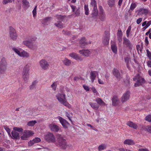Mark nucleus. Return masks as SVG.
<instances>
[{
    "label": "nucleus",
    "mask_w": 151,
    "mask_h": 151,
    "mask_svg": "<svg viewBox=\"0 0 151 151\" xmlns=\"http://www.w3.org/2000/svg\"><path fill=\"white\" fill-rule=\"evenodd\" d=\"M55 144L57 146L60 147L63 149H66L68 146L66 140L62 135L60 134L57 135V141Z\"/></svg>",
    "instance_id": "obj_1"
},
{
    "label": "nucleus",
    "mask_w": 151,
    "mask_h": 151,
    "mask_svg": "<svg viewBox=\"0 0 151 151\" xmlns=\"http://www.w3.org/2000/svg\"><path fill=\"white\" fill-rule=\"evenodd\" d=\"M133 80L134 81H136V83L134 85L135 87L141 85L142 84L144 83L146 81L144 79L142 78L139 74H137L134 78H133Z\"/></svg>",
    "instance_id": "obj_2"
},
{
    "label": "nucleus",
    "mask_w": 151,
    "mask_h": 151,
    "mask_svg": "<svg viewBox=\"0 0 151 151\" xmlns=\"http://www.w3.org/2000/svg\"><path fill=\"white\" fill-rule=\"evenodd\" d=\"M29 66L28 64L24 67L22 72V78L25 82L28 79L29 76Z\"/></svg>",
    "instance_id": "obj_3"
},
{
    "label": "nucleus",
    "mask_w": 151,
    "mask_h": 151,
    "mask_svg": "<svg viewBox=\"0 0 151 151\" xmlns=\"http://www.w3.org/2000/svg\"><path fill=\"white\" fill-rule=\"evenodd\" d=\"M7 63L5 59L3 58L0 62V73L4 74L7 68Z\"/></svg>",
    "instance_id": "obj_4"
},
{
    "label": "nucleus",
    "mask_w": 151,
    "mask_h": 151,
    "mask_svg": "<svg viewBox=\"0 0 151 151\" xmlns=\"http://www.w3.org/2000/svg\"><path fill=\"white\" fill-rule=\"evenodd\" d=\"M9 34L11 38L13 40H16L17 37V35L16 30L12 27H9Z\"/></svg>",
    "instance_id": "obj_5"
},
{
    "label": "nucleus",
    "mask_w": 151,
    "mask_h": 151,
    "mask_svg": "<svg viewBox=\"0 0 151 151\" xmlns=\"http://www.w3.org/2000/svg\"><path fill=\"white\" fill-rule=\"evenodd\" d=\"M45 139L48 142L53 143L55 142V138L52 133L49 132L45 135Z\"/></svg>",
    "instance_id": "obj_6"
},
{
    "label": "nucleus",
    "mask_w": 151,
    "mask_h": 151,
    "mask_svg": "<svg viewBox=\"0 0 151 151\" xmlns=\"http://www.w3.org/2000/svg\"><path fill=\"white\" fill-rule=\"evenodd\" d=\"M33 134L32 132L28 130H26L24 131V134L21 137V139L26 140L28 138L31 137Z\"/></svg>",
    "instance_id": "obj_7"
},
{
    "label": "nucleus",
    "mask_w": 151,
    "mask_h": 151,
    "mask_svg": "<svg viewBox=\"0 0 151 151\" xmlns=\"http://www.w3.org/2000/svg\"><path fill=\"white\" fill-rule=\"evenodd\" d=\"M105 35L103 40V43L105 45H106L109 43L110 39V33L107 31H106L104 32Z\"/></svg>",
    "instance_id": "obj_8"
},
{
    "label": "nucleus",
    "mask_w": 151,
    "mask_h": 151,
    "mask_svg": "<svg viewBox=\"0 0 151 151\" xmlns=\"http://www.w3.org/2000/svg\"><path fill=\"white\" fill-rule=\"evenodd\" d=\"M123 44L126 45V47L128 48L129 50L132 49L133 45L130 40L125 37H123Z\"/></svg>",
    "instance_id": "obj_9"
},
{
    "label": "nucleus",
    "mask_w": 151,
    "mask_h": 151,
    "mask_svg": "<svg viewBox=\"0 0 151 151\" xmlns=\"http://www.w3.org/2000/svg\"><path fill=\"white\" fill-rule=\"evenodd\" d=\"M58 119L62 125L65 129H67L68 127V125H69L70 124L65 119L60 116H58Z\"/></svg>",
    "instance_id": "obj_10"
},
{
    "label": "nucleus",
    "mask_w": 151,
    "mask_h": 151,
    "mask_svg": "<svg viewBox=\"0 0 151 151\" xmlns=\"http://www.w3.org/2000/svg\"><path fill=\"white\" fill-rule=\"evenodd\" d=\"M40 66L44 70H46L48 68L49 65L47 62L45 60L42 59L40 61Z\"/></svg>",
    "instance_id": "obj_11"
},
{
    "label": "nucleus",
    "mask_w": 151,
    "mask_h": 151,
    "mask_svg": "<svg viewBox=\"0 0 151 151\" xmlns=\"http://www.w3.org/2000/svg\"><path fill=\"white\" fill-rule=\"evenodd\" d=\"M49 127L50 130L54 132H58L59 130V127L54 123L50 124Z\"/></svg>",
    "instance_id": "obj_12"
},
{
    "label": "nucleus",
    "mask_w": 151,
    "mask_h": 151,
    "mask_svg": "<svg viewBox=\"0 0 151 151\" xmlns=\"http://www.w3.org/2000/svg\"><path fill=\"white\" fill-rule=\"evenodd\" d=\"M61 93H58L56 96L57 99L60 103L62 102L64 100H66L65 94H63L62 92Z\"/></svg>",
    "instance_id": "obj_13"
},
{
    "label": "nucleus",
    "mask_w": 151,
    "mask_h": 151,
    "mask_svg": "<svg viewBox=\"0 0 151 151\" xmlns=\"http://www.w3.org/2000/svg\"><path fill=\"white\" fill-rule=\"evenodd\" d=\"M91 42H87L86 41V38L85 37H82L79 41V43L81 47L82 48H84L86 45H87L88 44H91Z\"/></svg>",
    "instance_id": "obj_14"
},
{
    "label": "nucleus",
    "mask_w": 151,
    "mask_h": 151,
    "mask_svg": "<svg viewBox=\"0 0 151 151\" xmlns=\"http://www.w3.org/2000/svg\"><path fill=\"white\" fill-rule=\"evenodd\" d=\"M130 92L129 91L126 92L122 97L121 101L122 102H124L129 100L130 96Z\"/></svg>",
    "instance_id": "obj_15"
},
{
    "label": "nucleus",
    "mask_w": 151,
    "mask_h": 151,
    "mask_svg": "<svg viewBox=\"0 0 151 151\" xmlns=\"http://www.w3.org/2000/svg\"><path fill=\"white\" fill-rule=\"evenodd\" d=\"M70 57L76 60L81 61L83 60L82 58L80 56L78 55L75 53H70L69 54Z\"/></svg>",
    "instance_id": "obj_16"
},
{
    "label": "nucleus",
    "mask_w": 151,
    "mask_h": 151,
    "mask_svg": "<svg viewBox=\"0 0 151 151\" xmlns=\"http://www.w3.org/2000/svg\"><path fill=\"white\" fill-rule=\"evenodd\" d=\"M35 40L34 38H32L31 40L24 41L23 43L24 45L28 46L29 48H32L33 47V45L32 42V41Z\"/></svg>",
    "instance_id": "obj_17"
},
{
    "label": "nucleus",
    "mask_w": 151,
    "mask_h": 151,
    "mask_svg": "<svg viewBox=\"0 0 151 151\" xmlns=\"http://www.w3.org/2000/svg\"><path fill=\"white\" fill-rule=\"evenodd\" d=\"M136 12H137V15L147 14L148 13V10L143 8H141L136 11Z\"/></svg>",
    "instance_id": "obj_18"
},
{
    "label": "nucleus",
    "mask_w": 151,
    "mask_h": 151,
    "mask_svg": "<svg viewBox=\"0 0 151 151\" xmlns=\"http://www.w3.org/2000/svg\"><path fill=\"white\" fill-rule=\"evenodd\" d=\"M113 73L114 75L118 80H120L121 78L120 73L119 71L116 69L114 68L113 70Z\"/></svg>",
    "instance_id": "obj_19"
},
{
    "label": "nucleus",
    "mask_w": 151,
    "mask_h": 151,
    "mask_svg": "<svg viewBox=\"0 0 151 151\" xmlns=\"http://www.w3.org/2000/svg\"><path fill=\"white\" fill-rule=\"evenodd\" d=\"M52 19V18L50 17H46L41 21V23L44 25H47V23L50 21Z\"/></svg>",
    "instance_id": "obj_20"
},
{
    "label": "nucleus",
    "mask_w": 151,
    "mask_h": 151,
    "mask_svg": "<svg viewBox=\"0 0 151 151\" xmlns=\"http://www.w3.org/2000/svg\"><path fill=\"white\" fill-rule=\"evenodd\" d=\"M112 105L113 106H116L119 103V100L117 97L114 96L112 99Z\"/></svg>",
    "instance_id": "obj_21"
},
{
    "label": "nucleus",
    "mask_w": 151,
    "mask_h": 151,
    "mask_svg": "<svg viewBox=\"0 0 151 151\" xmlns=\"http://www.w3.org/2000/svg\"><path fill=\"white\" fill-rule=\"evenodd\" d=\"M96 71H91L90 73V78L92 82L93 83L94 81L96 78Z\"/></svg>",
    "instance_id": "obj_22"
},
{
    "label": "nucleus",
    "mask_w": 151,
    "mask_h": 151,
    "mask_svg": "<svg viewBox=\"0 0 151 151\" xmlns=\"http://www.w3.org/2000/svg\"><path fill=\"white\" fill-rule=\"evenodd\" d=\"M127 124V125L131 127H132L134 129H136L137 128L138 126L135 124L133 123L131 121L128 122Z\"/></svg>",
    "instance_id": "obj_23"
},
{
    "label": "nucleus",
    "mask_w": 151,
    "mask_h": 151,
    "mask_svg": "<svg viewBox=\"0 0 151 151\" xmlns=\"http://www.w3.org/2000/svg\"><path fill=\"white\" fill-rule=\"evenodd\" d=\"M89 52L90 51L88 50H80L79 51V53L80 54L83 55H84L86 56H89Z\"/></svg>",
    "instance_id": "obj_24"
},
{
    "label": "nucleus",
    "mask_w": 151,
    "mask_h": 151,
    "mask_svg": "<svg viewBox=\"0 0 151 151\" xmlns=\"http://www.w3.org/2000/svg\"><path fill=\"white\" fill-rule=\"evenodd\" d=\"M117 36L118 40L119 41V42H121L122 40V32L121 30H120V31H119V30H118L117 33Z\"/></svg>",
    "instance_id": "obj_25"
},
{
    "label": "nucleus",
    "mask_w": 151,
    "mask_h": 151,
    "mask_svg": "<svg viewBox=\"0 0 151 151\" xmlns=\"http://www.w3.org/2000/svg\"><path fill=\"white\" fill-rule=\"evenodd\" d=\"M11 134L12 137L15 139H18L20 138L19 134L14 131H12Z\"/></svg>",
    "instance_id": "obj_26"
},
{
    "label": "nucleus",
    "mask_w": 151,
    "mask_h": 151,
    "mask_svg": "<svg viewBox=\"0 0 151 151\" xmlns=\"http://www.w3.org/2000/svg\"><path fill=\"white\" fill-rule=\"evenodd\" d=\"M22 2L23 6L25 9H27L29 7V2L27 0H23Z\"/></svg>",
    "instance_id": "obj_27"
},
{
    "label": "nucleus",
    "mask_w": 151,
    "mask_h": 151,
    "mask_svg": "<svg viewBox=\"0 0 151 151\" xmlns=\"http://www.w3.org/2000/svg\"><path fill=\"white\" fill-rule=\"evenodd\" d=\"M124 144L126 145H132L134 144V142L131 139H127L124 141Z\"/></svg>",
    "instance_id": "obj_28"
},
{
    "label": "nucleus",
    "mask_w": 151,
    "mask_h": 151,
    "mask_svg": "<svg viewBox=\"0 0 151 151\" xmlns=\"http://www.w3.org/2000/svg\"><path fill=\"white\" fill-rule=\"evenodd\" d=\"M92 14V17H93L97 16L98 14V10L97 7H93Z\"/></svg>",
    "instance_id": "obj_29"
},
{
    "label": "nucleus",
    "mask_w": 151,
    "mask_h": 151,
    "mask_svg": "<svg viewBox=\"0 0 151 151\" xmlns=\"http://www.w3.org/2000/svg\"><path fill=\"white\" fill-rule=\"evenodd\" d=\"M89 104L93 109L97 110L99 108V105L96 103H92L90 102L89 103Z\"/></svg>",
    "instance_id": "obj_30"
},
{
    "label": "nucleus",
    "mask_w": 151,
    "mask_h": 151,
    "mask_svg": "<svg viewBox=\"0 0 151 151\" xmlns=\"http://www.w3.org/2000/svg\"><path fill=\"white\" fill-rule=\"evenodd\" d=\"M62 61L65 65L67 66H69L71 63L70 60L67 58H65Z\"/></svg>",
    "instance_id": "obj_31"
},
{
    "label": "nucleus",
    "mask_w": 151,
    "mask_h": 151,
    "mask_svg": "<svg viewBox=\"0 0 151 151\" xmlns=\"http://www.w3.org/2000/svg\"><path fill=\"white\" fill-rule=\"evenodd\" d=\"M55 25L59 28L62 29L64 27L63 24L60 21L58 22L57 23H55Z\"/></svg>",
    "instance_id": "obj_32"
},
{
    "label": "nucleus",
    "mask_w": 151,
    "mask_h": 151,
    "mask_svg": "<svg viewBox=\"0 0 151 151\" xmlns=\"http://www.w3.org/2000/svg\"><path fill=\"white\" fill-rule=\"evenodd\" d=\"M111 49L113 52L116 54L117 52V48L115 44H113L111 45Z\"/></svg>",
    "instance_id": "obj_33"
},
{
    "label": "nucleus",
    "mask_w": 151,
    "mask_h": 151,
    "mask_svg": "<svg viewBox=\"0 0 151 151\" xmlns=\"http://www.w3.org/2000/svg\"><path fill=\"white\" fill-rule=\"evenodd\" d=\"M19 56L21 57H28L29 56V54L26 52L25 51H23L20 52Z\"/></svg>",
    "instance_id": "obj_34"
},
{
    "label": "nucleus",
    "mask_w": 151,
    "mask_h": 151,
    "mask_svg": "<svg viewBox=\"0 0 151 151\" xmlns=\"http://www.w3.org/2000/svg\"><path fill=\"white\" fill-rule=\"evenodd\" d=\"M60 103L63 104L64 106L68 107L69 108H71V105L68 102L66 101V100H64Z\"/></svg>",
    "instance_id": "obj_35"
},
{
    "label": "nucleus",
    "mask_w": 151,
    "mask_h": 151,
    "mask_svg": "<svg viewBox=\"0 0 151 151\" xmlns=\"http://www.w3.org/2000/svg\"><path fill=\"white\" fill-rule=\"evenodd\" d=\"M96 101L97 103V104L101 105L105 104L104 102L100 98H98L96 100Z\"/></svg>",
    "instance_id": "obj_36"
},
{
    "label": "nucleus",
    "mask_w": 151,
    "mask_h": 151,
    "mask_svg": "<svg viewBox=\"0 0 151 151\" xmlns=\"http://www.w3.org/2000/svg\"><path fill=\"white\" fill-rule=\"evenodd\" d=\"M84 9L85 14L87 15H88L89 14V9L88 5L85 4L84 6Z\"/></svg>",
    "instance_id": "obj_37"
},
{
    "label": "nucleus",
    "mask_w": 151,
    "mask_h": 151,
    "mask_svg": "<svg viewBox=\"0 0 151 151\" xmlns=\"http://www.w3.org/2000/svg\"><path fill=\"white\" fill-rule=\"evenodd\" d=\"M37 123L35 120L30 121L28 122L27 123V125L30 126H33L34 125Z\"/></svg>",
    "instance_id": "obj_38"
},
{
    "label": "nucleus",
    "mask_w": 151,
    "mask_h": 151,
    "mask_svg": "<svg viewBox=\"0 0 151 151\" xmlns=\"http://www.w3.org/2000/svg\"><path fill=\"white\" fill-rule=\"evenodd\" d=\"M137 6V5L135 3L133 2L131 4L130 9L132 11Z\"/></svg>",
    "instance_id": "obj_39"
},
{
    "label": "nucleus",
    "mask_w": 151,
    "mask_h": 151,
    "mask_svg": "<svg viewBox=\"0 0 151 151\" xmlns=\"http://www.w3.org/2000/svg\"><path fill=\"white\" fill-rule=\"evenodd\" d=\"M62 32V33L65 35H69L71 34L70 32L67 30H63Z\"/></svg>",
    "instance_id": "obj_40"
},
{
    "label": "nucleus",
    "mask_w": 151,
    "mask_h": 151,
    "mask_svg": "<svg viewBox=\"0 0 151 151\" xmlns=\"http://www.w3.org/2000/svg\"><path fill=\"white\" fill-rule=\"evenodd\" d=\"M37 7V5L35 6L34 8V9H33L32 12L33 16L34 17H35V16H36Z\"/></svg>",
    "instance_id": "obj_41"
},
{
    "label": "nucleus",
    "mask_w": 151,
    "mask_h": 151,
    "mask_svg": "<svg viewBox=\"0 0 151 151\" xmlns=\"http://www.w3.org/2000/svg\"><path fill=\"white\" fill-rule=\"evenodd\" d=\"M37 83L36 81H34L32 82V84L30 86V89H32L35 88V85Z\"/></svg>",
    "instance_id": "obj_42"
},
{
    "label": "nucleus",
    "mask_w": 151,
    "mask_h": 151,
    "mask_svg": "<svg viewBox=\"0 0 151 151\" xmlns=\"http://www.w3.org/2000/svg\"><path fill=\"white\" fill-rule=\"evenodd\" d=\"M99 19L102 21H103L105 19V14H99Z\"/></svg>",
    "instance_id": "obj_43"
},
{
    "label": "nucleus",
    "mask_w": 151,
    "mask_h": 151,
    "mask_svg": "<svg viewBox=\"0 0 151 151\" xmlns=\"http://www.w3.org/2000/svg\"><path fill=\"white\" fill-rule=\"evenodd\" d=\"M91 4L93 6V7H97L96 2L95 0H91Z\"/></svg>",
    "instance_id": "obj_44"
},
{
    "label": "nucleus",
    "mask_w": 151,
    "mask_h": 151,
    "mask_svg": "<svg viewBox=\"0 0 151 151\" xmlns=\"http://www.w3.org/2000/svg\"><path fill=\"white\" fill-rule=\"evenodd\" d=\"M14 130L15 131H17L19 132H22L23 129L22 128H19L18 127H14L13 128Z\"/></svg>",
    "instance_id": "obj_45"
},
{
    "label": "nucleus",
    "mask_w": 151,
    "mask_h": 151,
    "mask_svg": "<svg viewBox=\"0 0 151 151\" xmlns=\"http://www.w3.org/2000/svg\"><path fill=\"white\" fill-rule=\"evenodd\" d=\"M74 12L75 14L76 15V16H79L80 14V8H78V9H77Z\"/></svg>",
    "instance_id": "obj_46"
},
{
    "label": "nucleus",
    "mask_w": 151,
    "mask_h": 151,
    "mask_svg": "<svg viewBox=\"0 0 151 151\" xmlns=\"http://www.w3.org/2000/svg\"><path fill=\"white\" fill-rule=\"evenodd\" d=\"M151 24V21H150L147 22V23L146 25L145 26V27L143 28L142 29L144 30H145L147 27H148Z\"/></svg>",
    "instance_id": "obj_47"
},
{
    "label": "nucleus",
    "mask_w": 151,
    "mask_h": 151,
    "mask_svg": "<svg viewBox=\"0 0 151 151\" xmlns=\"http://www.w3.org/2000/svg\"><path fill=\"white\" fill-rule=\"evenodd\" d=\"M106 148V146L103 144H101L99 145L98 147V150L99 151H101L105 149Z\"/></svg>",
    "instance_id": "obj_48"
},
{
    "label": "nucleus",
    "mask_w": 151,
    "mask_h": 151,
    "mask_svg": "<svg viewBox=\"0 0 151 151\" xmlns=\"http://www.w3.org/2000/svg\"><path fill=\"white\" fill-rule=\"evenodd\" d=\"M12 50L19 55H20L21 52L18 49L15 47H13L12 48Z\"/></svg>",
    "instance_id": "obj_49"
},
{
    "label": "nucleus",
    "mask_w": 151,
    "mask_h": 151,
    "mask_svg": "<svg viewBox=\"0 0 151 151\" xmlns=\"http://www.w3.org/2000/svg\"><path fill=\"white\" fill-rule=\"evenodd\" d=\"M131 30V26H129L126 31V35L127 37H129V34Z\"/></svg>",
    "instance_id": "obj_50"
},
{
    "label": "nucleus",
    "mask_w": 151,
    "mask_h": 151,
    "mask_svg": "<svg viewBox=\"0 0 151 151\" xmlns=\"http://www.w3.org/2000/svg\"><path fill=\"white\" fill-rule=\"evenodd\" d=\"M99 14H105L104 12V10L102 6H99Z\"/></svg>",
    "instance_id": "obj_51"
},
{
    "label": "nucleus",
    "mask_w": 151,
    "mask_h": 151,
    "mask_svg": "<svg viewBox=\"0 0 151 151\" xmlns=\"http://www.w3.org/2000/svg\"><path fill=\"white\" fill-rule=\"evenodd\" d=\"M35 143H37L40 142L41 141V139L38 137H35V139H33Z\"/></svg>",
    "instance_id": "obj_52"
},
{
    "label": "nucleus",
    "mask_w": 151,
    "mask_h": 151,
    "mask_svg": "<svg viewBox=\"0 0 151 151\" xmlns=\"http://www.w3.org/2000/svg\"><path fill=\"white\" fill-rule=\"evenodd\" d=\"M145 120L149 122H151V115H149L145 117Z\"/></svg>",
    "instance_id": "obj_53"
},
{
    "label": "nucleus",
    "mask_w": 151,
    "mask_h": 151,
    "mask_svg": "<svg viewBox=\"0 0 151 151\" xmlns=\"http://www.w3.org/2000/svg\"><path fill=\"white\" fill-rule=\"evenodd\" d=\"M56 17L58 20L62 21L64 19V17L61 15H58Z\"/></svg>",
    "instance_id": "obj_54"
},
{
    "label": "nucleus",
    "mask_w": 151,
    "mask_h": 151,
    "mask_svg": "<svg viewBox=\"0 0 151 151\" xmlns=\"http://www.w3.org/2000/svg\"><path fill=\"white\" fill-rule=\"evenodd\" d=\"M145 129L147 132L151 133V125H147Z\"/></svg>",
    "instance_id": "obj_55"
},
{
    "label": "nucleus",
    "mask_w": 151,
    "mask_h": 151,
    "mask_svg": "<svg viewBox=\"0 0 151 151\" xmlns=\"http://www.w3.org/2000/svg\"><path fill=\"white\" fill-rule=\"evenodd\" d=\"M146 50L147 57L151 60V52L148 49Z\"/></svg>",
    "instance_id": "obj_56"
},
{
    "label": "nucleus",
    "mask_w": 151,
    "mask_h": 151,
    "mask_svg": "<svg viewBox=\"0 0 151 151\" xmlns=\"http://www.w3.org/2000/svg\"><path fill=\"white\" fill-rule=\"evenodd\" d=\"M5 129L9 135L11 136L10 132H11V130L10 129H9L8 127H6L4 128Z\"/></svg>",
    "instance_id": "obj_57"
},
{
    "label": "nucleus",
    "mask_w": 151,
    "mask_h": 151,
    "mask_svg": "<svg viewBox=\"0 0 151 151\" xmlns=\"http://www.w3.org/2000/svg\"><path fill=\"white\" fill-rule=\"evenodd\" d=\"M51 87L53 89L54 91L55 90L57 86V85L55 82L53 83L51 86Z\"/></svg>",
    "instance_id": "obj_58"
},
{
    "label": "nucleus",
    "mask_w": 151,
    "mask_h": 151,
    "mask_svg": "<svg viewBox=\"0 0 151 151\" xmlns=\"http://www.w3.org/2000/svg\"><path fill=\"white\" fill-rule=\"evenodd\" d=\"M124 83L126 86H128L130 83V81L129 79H126L124 81Z\"/></svg>",
    "instance_id": "obj_59"
},
{
    "label": "nucleus",
    "mask_w": 151,
    "mask_h": 151,
    "mask_svg": "<svg viewBox=\"0 0 151 151\" xmlns=\"http://www.w3.org/2000/svg\"><path fill=\"white\" fill-rule=\"evenodd\" d=\"M34 143H34V141H33V140H30V141H29L28 142V146H32V145H33L34 144Z\"/></svg>",
    "instance_id": "obj_60"
},
{
    "label": "nucleus",
    "mask_w": 151,
    "mask_h": 151,
    "mask_svg": "<svg viewBox=\"0 0 151 151\" xmlns=\"http://www.w3.org/2000/svg\"><path fill=\"white\" fill-rule=\"evenodd\" d=\"M125 62L126 63H129V61L130 60V58L128 57H125L124 58Z\"/></svg>",
    "instance_id": "obj_61"
},
{
    "label": "nucleus",
    "mask_w": 151,
    "mask_h": 151,
    "mask_svg": "<svg viewBox=\"0 0 151 151\" xmlns=\"http://www.w3.org/2000/svg\"><path fill=\"white\" fill-rule=\"evenodd\" d=\"M145 44L146 46H147L149 44V41L148 40V38L147 37H145Z\"/></svg>",
    "instance_id": "obj_62"
},
{
    "label": "nucleus",
    "mask_w": 151,
    "mask_h": 151,
    "mask_svg": "<svg viewBox=\"0 0 151 151\" xmlns=\"http://www.w3.org/2000/svg\"><path fill=\"white\" fill-rule=\"evenodd\" d=\"M142 18H139V19H138L137 20V21H136L137 24H139L141 23V22H142Z\"/></svg>",
    "instance_id": "obj_63"
},
{
    "label": "nucleus",
    "mask_w": 151,
    "mask_h": 151,
    "mask_svg": "<svg viewBox=\"0 0 151 151\" xmlns=\"http://www.w3.org/2000/svg\"><path fill=\"white\" fill-rule=\"evenodd\" d=\"M139 151H149V150L146 148H140L138 150Z\"/></svg>",
    "instance_id": "obj_64"
}]
</instances>
